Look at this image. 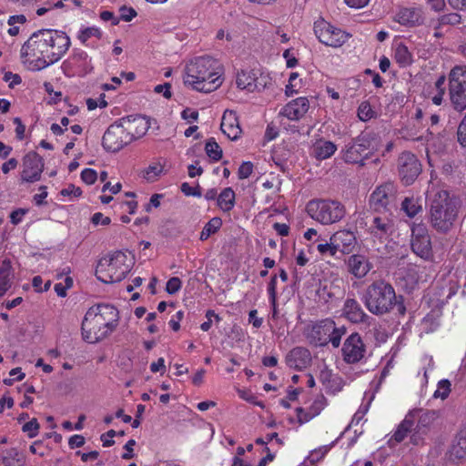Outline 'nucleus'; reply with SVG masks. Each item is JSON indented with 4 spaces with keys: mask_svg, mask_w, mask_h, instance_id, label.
<instances>
[{
    "mask_svg": "<svg viewBox=\"0 0 466 466\" xmlns=\"http://www.w3.org/2000/svg\"><path fill=\"white\" fill-rule=\"evenodd\" d=\"M410 427L411 422L408 419H405L395 431L393 435L394 440L398 442L403 441Z\"/></svg>",
    "mask_w": 466,
    "mask_h": 466,
    "instance_id": "603ef678",
    "label": "nucleus"
},
{
    "mask_svg": "<svg viewBox=\"0 0 466 466\" xmlns=\"http://www.w3.org/2000/svg\"><path fill=\"white\" fill-rule=\"evenodd\" d=\"M449 96L455 110L466 108V67L455 66L449 74Z\"/></svg>",
    "mask_w": 466,
    "mask_h": 466,
    "instance_id": "6e6552de",
    "label": "nucleus"
},
{
    "mask_svg": "<svg viewBox=\"0 0 466 466\" xmlns=\"http://www.w3.org/2000/svg\"><path fill=\"white\" fill-rule=\"evenodd\" d=\"M395 21L407 26H414L422 22L421 11L414 7L401 8L395 15Z\"/></svg>",
    "mask_w": 466,
    "mask_h": 466,
    "instance_id": "cd10ccee",
    "label": "nucleus"
},
{
    "mask_svg": "<svg viewBox=\"0 0 466 466\" xmlns=\"http://www.w3.org/2000/svg\"><path fill=\"white\" fill-rule=\"evenodd\" d=\"M222 64L209 56H197L187 62L183 76L184 85L195 91L210 93L224 81Z\"/></svg>",
    "mask_w": 466,
    "mask_h": 466,
    "instance_id": "f03ea898",
    "label": "nucleus"
},
{
    "mask_svg": "<svg viewBox=\"0 0 466 466\" xmlns=\"http://www.w3.org/2000/svg\"><path fill=\"white\" fill-rule=\"evenodd\" d=\"M60 194L63 197H67L69 200H74L77 198L79 196H81L82 190L78 187L69 185L66 187L63 188Z\"/></svg>",
    "mask_w": 466,
    "mask_h": 466,
    "instance_id": "5fc2aeb1",
    "label": "nucleus"
},
{
    "mask_svg": "<svg viewBox=\"0 0 466 466\" xmlns=\"http://www.w3.org/2000/svg\"><path fill=\"white\" fill-rule=\"evenodd\" d=\"M39 423L36 419H32L23 426V431L27 433L30 438H34L38 434Z\"/></svg>",
    "mask_w": 466,
    "mask_h": 466,
    "instance_id": "4d7b16f0",
    "label": "nucleus"
},
{
    "mask_svg": "<svg viewBox=\"0 0 466 466\" xmlns=\"http://www.w3.org/2000/svg\"><path fill=\"white\" fill-rule=\"evenodd\" d=\"M235 82L238 89L252 93L264 89L268 79L258 71L242 69L237 73Z\"/></svg>",
    "mask_w": 466,
    "mask_h": 466,
    "instance_id": "9b49d317",
    "label": "nucleus"
},
{
    "mask_svg": "<svg viewBox=\"0 0 466 466\" xmlns=\"http://www.w3.org/2000/svg\"><path fill=\"white\" fill-rule=\"evenodd\" d=\"M420 272V268L418 266H412L408 269V272L404 279L406 282L410 285V289H414V287L420 281V278L419 277Z\"/></svg>",
    "mask_w": 466,
    "mask_h": 466,
    "instance_id": "de8ad7c7",
    "label": "nucleus"
},
{
    "mask_svg": "<svg viewBox=\"0 0 466 466\" xmlns=\"http://www.w3.org/2000/svg\"><path fill=\"white\" fill-rule=\"evenodd\" d=\"M3 79L5 83H7L10 88L15 87L21 83L20 76L12 72H5L4 74Z\"/></svg>",
    "mask_w": 466,
    "mask_h": 466,
    "instance_id": "e2e57ef3",
    "label": "nucleus"
},
{
    "mask_svg": "<svg viewBox=\"0 0 466 466\" xmlns=\"http://www.w3.org/2000/svg\"><path fill=\"white\" fill-rule=\"evenodd\" d=\"M341 436L342 433L337 440L332 441L330 444L319 447L318 449L312 451L301 463V466H314L316 462L320 461L330 451V449L335 445V443Z\"/></svg>",
    "mask_w": 466,
    "mask_h": 466,
    "instance_id": "f704fd0d",
    "label": "nucleus"
},
{
    "mask_svg": "<svg viewBox=\"0 0 466 466\" xmlns=\"http://www.w3.org/2000/svg\"><path fill=\"white\" fill-rule=\"evenodd\" d=\"M117 309L107 304L93 306L86 311L81 325L82 338L87 343L99 342L116 329Z\"/></svg>",
    "mask_w": 466,
    "mask_h": 466,
    "instance_id": "7ed1b4c3",
    "label": "nucleus"
},
{
    "mask_svg": "<svg viewBox=\"0 0 466 466\" xmlns=\"http://www.w3.org/2000/svg\"><path fill=\"white\" fill-rule=\"evenodd\" d=\"M253 171V165L251 162H244L240 165L238 168V177L240 179L248 178Z\"/></svg>",
    "mask_w": 466,
    "mask_h": 466,
    "instance_id": "0e129e2a",
    "label": "nucleus"
},
{
    "mask_svg": "<svg viewBox=\"0 0 466 466\" xmlns=\"http://www.w3.org/2000/svg\"><path fill=\"white\" fill-rule=\"evenodd\" d=\"M369 230L373 238L382 242L392 233L393 223L389 218L375 217Z\"/></svg>",
    "mask_w": 466,
    "mask_h": 466,
    "instance_id": "a878e982",
    "label": "nucleus"
},
{
    "mask_svg": "<svg viewBox=\"0 0 466 466\" xmlns=\"http://www.w3.org/2000/svg\"><path fill=\"white\" fill-rule=\"evenodd\" d=\"M63 67L68 75L84 76L93 69L91 58L83 50H74L73 54L63 63Z\"/></svg>",
    "mask_w": 466,
    "mask_h": 466,
    "instance_id": "dca6fc26",
    "label": "nucleus"
},
{
    "mask_svg": "<svg viewBox=\"0 0 466 466\" xmlns=\"http://www.w3.org/2000/svg\"><path fill=\"white\" fill-rule=\"evenodd\" d=\"M337 151V146L323 138L318 139L312 145L311 155L318 160H325L331 157Z\"/></svg>",
    "mask_w": 466,
    "mask_h": 466,
    "instance_id": "c756f323",
    "label": "nucleus"
},
{
    "mask_svg": "<svg viewBox=\"0 0 466 466\" xmlns=\"http://www.w3.org/2000/svg\"><path fill=\"white\" fill-rule=\"evenodd\" d=\"M329 333L328 343L330 342L334 348H338L340 344L341 337L345 333V329H337L333 324V330Z\"/></svg>",
    "mask_w": 466,
    "mask_h": 466,
    "instance_id": "3c124183",
    "label": "nucleus"
},
{
    "mask_svg": "<svg viewBox=\"0 0 466 466\" xmlns=\"http://www.w3.org/2000/svg\"><path fill=\"white\" fill-rule=\"evenodd\" d=\"M319 40L331 47H340L350 38V34L338 28L325 20L317 21L314 26Z\"/></svg>",
    "mask_w": 466,
    "mask_h": 466,
    "instance_id": "9d476101",
    "label": "nucleus"
},
{
    "mask_svg": "<svg viewBox=\"0 0 466 466\" xmlns=\"http://www.w3.org/2000/svg\"><path fill=\"white\" fill-rule=\"evenodd\" d=\"M119 12L121 19L127 22L131 21L137 15L136 11L131 7L123 6Z\"/></svg>",
    "mask_w": 466,
    "mask_h": 466,
    "instance_id": "774afa93",
    "label": "nucleus"
},
{
    "mask_svg": "<svg viewBox=\"0 0 466 466\" xmlns=\"http://www.w3.org/2000/svg\"><path fill=\"white\" fill-rule=\"evenodd\" d=\"M120 121V125L131 136V141L143 137L150 127L148 119L139 115L128 116Z\"/></svg>",
    "mask_w": 466,
    "mask_h": 466,
    "instance_id": "6ab92c4d",
    "label": "nucleus"
},
{
    "mask_svg": "<svg viewBox=\"0 0 466 466\" xmlns=\"http://www.w3.org/2000/svg\"><path fill=\"white\" fill-rule=\"evenodd\" d=\"M357 115L360 121L366 122L375 116V111L368 101H363L358 107Z\"/></svg>",
    "mask_w": 466,
    "mask_h": 466,
    "instance_id": "a18cd8bd",
    "label": "nucleus"
},
{
    "mask_svg": "<svg viewBox=\"0 0 466 466\" xmlns=\"http://www.w3.org/2000/svg\"><path fill=\"white\" fill-rule=\"evenodd\" d=\"M154 92L157 94H162L165 98L168 99L172 96L171 85L169 83L157 85L154 87Z\"/></svg>",
    "mask_w": 466,
    "mask_h": 466,
    "instance_id": "69168bd1",
    "label": "nucleus"
},
{
    "mask_svg": "<svg viewBox=\"0 0 466 466\" xmlns=\"http://www.w3.org/2000/svg\"><path fill=\"white\" fill-rule=\"evenodd\" d=\"M86 106L88 110H94L96 107H106L107 106V102L105 99V96L101 95L97 99L88 98L86 100Z\"/></svg>",
    "mask_w": 466,
    "mask_h": 466,
    "instance_id": "052dcab7",
    "label": "nucleus"
},
{
    "mask_svg": "<svg viewBox=\"0 0 466 466\" xmlns=\"http://www.w3.org/2000/svg\"><path fill=\"white\" fill-rule=\"evenodd\" d=\"M420 164L413 154H401L399 158V174L404 184H412L420 175Z\"/></svg>",
    "mask_w": 466,
    "mask_h": 466,
    "instance_id": "f3484780",
    "label": "nucleus"
},
{
    "mask_svg": "<svg viewBox=\"0 0 466 466\" xmlns=\"http://www.w3.org/2000/svg\"><path fill=\"white\" fill-rule=\"evenodd\" d=\"M330 240L335 242L339 252L350 254L353 251L356 245V237L352 231L339 230L330 236Z\"/></svg>",
    "mask_w": 466,
    "mask_h": 466,
    "instance_id": "393cba45",
    "label": "nucleus"
},
{
    "mask_svg": "<svg viewBox=\"0 0 466 466\" xmlns=\"http://www.w3.org/2000/svg\"><path fill=\"white\" fill-rule=\"evenodd\" d=\"M370 139L366 136H359L352 142L345 146L343 159L347 163L364 164V159L369 156Z\"/></svg>",
    "mask_w": 466,
    "mask_h": 466,
    "instance_id": "2eb2a0df",
    "label": "nucleus"
},
{
    "mask_svg": "<svg viewBox=\"0 0 466 466\" xmlns=\"http://www.w3.org/2000/svg\"><path fill=\"white\" fill-rule=\"evenodd\" d=\"M206 318L207 321L203 322L200 326V329L203 331H208L212 326L213 319H215L216 322H219L221 320L220 317L215 313L214 310H208L206 312Z\"/></svg>",
    "mask_w": 466,
    "mask_h": 466,
    "instance_id": "6e6d98bb",
    "label": "nucleus"
},
{
    "mask_svg": "<svg viewBox=\"0 0 466 466\" xmlns=\"http://www.w3.org/2000/svg\"><path fill=\"white\" fill-rule=\"evenodd\" d=\"M181 280L177 277H173L167 282L166 290L168 294H175L181 289Z\"/></svg>",
    "mask_w": 466,
    "mask_h": 466,
    "instance_id": "680f3d73",
    "label": "nucleus"
},
{
    "mask_svg": "<svg viewBox=\"0 0 466 466\" xmlns=\"http://www.w3.org/2000/svg\"><path fill=\"white\" fill-rule=\"evenodd\" d=\"M25 458L15 450L7 451L0 455V466H24Z\"/></svg>",
    "mask_w": 466,
    "mask_h": 466,
    "instance_id": "e433bc0d",
    "label": "nucleus"
},
{
    "mask_svg": "<svg viewBox=\"0 0 466 466\" xmlns=\"http://www.w3.org/2000/svg\"><path fill=\"white\" fill-rule=\"evenodd\" d=\"M333 330V322L325 320L312 327L309 332V338L315 344L326 345L328 344L329 332Z\"/></svg>",
    "mask_w": 466,
    "mask_h": 466,
    "instance_id": "7c9ffc66",
    "label": "nucleus"
},
{
    "mask_svg": "<svg viewBox=\"0 0 466 466\" xmlns=\"http://www.w3.org/2000/svg\"><path fill=\"white\" fill-rule=\"evenodd\" d=\"M131 267L132 259L124 252L116 251L100 258L96 276L104 283L118 282L127 276Z\"/></svg>",
    "mask_w": 466,
    "mask_h": 466,
    "instance_id": "423d86ee",
    "label": "nucleus"
},
{
    "mask_svg": "<svg viewBox=\"0 0 466 466\" xmlns=\"http://www.w3.org/2000/svg\"><path fill=\"white\" fill-rule=\"evenodd\" d=\"M446 77L440 76L433 83L427 84L423 90L425 99L435 106H441L446 95Z\"/></svg>",
    "mask_w": 466,
    "mask_h": 466,
    "instance_id": "412c9836",
    "label": "nucleus"
},
{
    "mask_svg": "<svg viewBox=\"0 0 466 466\" xmlns=\"http://www.w3.org/2000/svg\"><path fill=\"white\" fill-rule=\"evenodd\" d=\"M423 374L421 383L426 385L428 383V374L434 369V361L431 357H425L423 359Z\"/></svg>",
    "mask_w": 466,
    "mask_h": 466,
    "instance_id": "13d9d810",
    "label": "nucleus"
},
{
    "mask_svg": "<svg viewBox=\"0 0 466 466\" xmlns=\"http://www.w3.org/2000/svg\"><path fill=\"white\" fill-rule=\"evenodd\" d=\"M70 45V38L65 32L42 29L33 33L22 46L21 56L32 69L40 70L59 61Z\"/></svg>",
    "mask_w": 466,
    "mask_h": 466,
    "instance_id": "f257e3e1",
    "label": "nucleus"
},
{
    "mask_svg": "<svg viewBox=\"0 0 466 466\" xmlns=\"http://www.w3.org/2000/svg\"><path fill=\"white\" fill-rule=\"evenodd\" d=\"M220 128L221 131L231 140H236L240 137L242 131L239 127L236 112L231 110H226L224 112Z\"/></svg>",
    "mask_w": 466,
    "mask_h": 466,
    "instance_id": "5701e85b",
    "label": "nucleus"
},
{
    "mask_svg": "<svg viewBox=\"0 0 466 466\" xmlns=\"http://www.w3.org/2000/svg\"><path fill=\"white\" fill-rule=\"evenodd\" d=\"M372 399H373V396H370L366 404L362 403L360 405L359 410L354 414L350 426L358 425L361 421V420L363 419V417L365 416V414L367 413V411L369 410V407H370V404Z\"/></svg>",
    "mask_w": 466,
    "mask_h": 466,
    "instance_id": "8fccbe9b",
    "label": "nucleus"
},
{
    "mask_svg": "<svg viewBox=\"0 0 466 466\" xmlns=\"http://www.w3.org/2000/svg\"><path fill=\"white\" fill-rule=\"evenodd\" d=\"M342 310L345 318L353 323L364 322L369 319V316L355 299H347Z\"/></svg>",
    "mask_w": 466,
    "mask_h": 466,
    "instance_id": "bb28decb",
    "label": "nucleus"
},
{
    "mask_svg": "<svg viewBox=\"0 0 466 466\" xmlns=\"http://www.w3.org/2000/svg\"><path fill=\"white\" fill-rule=\"evenodd\" d=\"M302 86V81L298 73H291L289 77V83L286 86L285 93L288 96L297 94Z\"/></svg>",
    "mask_w": 466,
    "mask_h": 466,
    "instance_id": "c03bdc74",
    "label": "nucleus"
},
{
    "mask_svg": "<svg viewBox=\"0 0 466 466\" xmlns=\"http://www.w3.org/2000/svg\"><path fill=\"white\" fill-rule=\"evenodd\" d=\"M222 226V220L220 218L215 217L211 218L203 228L200 233V239L206 240L211 235L215 234Z\"/></svg>",
    "mask_w": 466,
    "mask_h": 466,
    "instance_id": "58836bf2",
    "label": "nucleus"
},
{
    "mask_svg": "<svg viewBox=\"0 0 466 466\" xmlns=\"http://www.w3.org/2000/svg\"><path fill=\"white\" fill-rule=\"evenodd\" d=\"M451 460H461L466 458V428L461 429L454 438L449 451Z\"/></svg>",
    "mask_w": 466,
    "mask_h": 466,
    "instance_id": "2f4dec72",
    "label": "nucleus"
},
{
    "mask_svg": "<svg viewBox=\"0 0 466 466\" xmlns=\"http://www.w3.org/2000/svg\"><path fill=\"white\" fill-rule=\"evenodd\" d=\"M286 361L289 367L302 370L309 364L310 354L306 349L295 348L287 355Z\"/></svg>",
    "mask_w": 466,
    "mask_h": 466,
    "instance_id": "c85d7f7f",
    "label": "nucleus"
},
{
    "mask_svg": "<svg viewBox=\"0 0 466 466\" xmlns=\"http://www.w3.org/2000/svg\"><path fill=\"white\" fill-rule=\"evenodd\" d=\"M451 384L450 380H440L438 383V386H437V390H435V392L433 394L434 398L445 400L451 392Z\"/></svg>",
    "mask_w": 466,
    "mask_h": 466,
    "instance_id": "49530a36",
    "label": "nucleus"
},
{
    "mask_svg": "<svg viewBox=\"0 0 466 466\" xmlns=\"http://www.w3.org/2000/svg\"><path fill=\"white\" fill-rule=\"evenodd\" d=\"M235 205V192L231 187L224 188L218 197V206L225 212L230 211Z\"/></svg>",
    "mask_w": 466,
    "mask_h": 466,
    "instance_id": "c9c22d12",
    "label": "nucleus"
},
{
    "mask_svg": "<svg viewBox=\"0 0 466 466\" xmlns=\"http://www.w3.org/2000/svg\"><path fill=\"white\" fill-rule=\"evenodd\" d=\"M348 271L356 279H363L372 268V263L363 254L350 255L346 260Z\"/></svg>",
    "mask_w": 466,
    "mask_h": 466,
    "instance_id": "aec40b11",
    "label": "nucleus"
},
{
    "mask_svg": "<svg viewBox=\"0 0 466 466\" xmlns=\"http://www.w3.org/2000/svg\"><path fill=\"white\" fill-rule=\"evenodd\" d=\"M317 249L322 256L329 255L330 257H335L339 252L336 248L335 242H333V240L330 239L329 242L319 243L317 246Z\"/></svg>",
    "mask_w": 466,
    "mask_h": 466,
    "instance_id": "09e8293b",
    "label": "nucleus"
},
{
    "mask_svg": "<svg viewBox=\"0 0 466 466\" xmlns=\"http://www.w3.org/2000/svg\"><path fill=\"white\" fill-rule=\"evenodd\" d=\"M427 198L431 202L430 218L432 227L441 232L451 230L458 216V207L450 198L449 192L432 185L427 190Z\"/></svg>",
    "mask_w": 466,
    "mask_h": 466,
    "instance_id": "20e7f679",
    "label": "nucleus"
},
{
    "mask_svg": "<svg viewBox=\"0 0 466 466\" xmlns=\"http://www.w3.org/2000/svg\"><path fill=\"white\" fill-rule=\"evenodd\" d=\"M309 216L322 225H330L343 218L344 206L336 200L314 199L308 203Z\"/></svg>",
    "mask_w": 466,
    "mask_h": 466,
    "instance_id": "0eeeda50",
    "label": "nucleus"
},
{
    "mask_svg": "<svg viewBox=\"0 0 466 466\" xmlns=\"http://www.w3.org/2000/svg\"><path fill=\"white\" fill-rule=\"evenodd\" d=\"M398 189L392 182L381 184L373 190L370 197V205L377 212H389L397 208Z\"/></svg>",
    "mask_w": 466,
    "mask_h": 466,
    "instance_id": "1a4fd4ad",
    "label": "nucleus"
},
{
    "mask_svg": "<svg viewBox=\"0 0 466 466\" xmlns=\"http://www.w3.org/2000/svg\"><path fill=\"white\" fill-rule=\"evenodd\" d=\"M318 379L325 390L333 394L340 391L344 386L342 379L326 366L319 367Z\"/></svg>",
    "mask_w": 466,
    "mask_h": 466,
    "instance_id": "b1692460",
    "label": "nucleus"
},
{
    "mask_svg": "<svg viewBox=\"0 0 466 466\" xmlns=\"http://www.w3.org/2000/svg\"><path fill=\"white\" fill-rule=\"evenodd\" d=\"M43 170V158L35 152H29L23 157L20 180L22 183L37 182L41 178Z\"/></svg>",
    "mask_w": 466,
    "mask_h": 466,
    "instance_id": "f8f14e48",
    "label": "nucleus"
},
{
    "mask_svg": "<svg viewBox=\"0 0 466 466\" xmlns=\"http://www.w3.org/2000/svg\"><path fill=\"white\" fill-rule=\"evenodd\" d=\"M433 418L434 414L431 412H424L420 415L414 432L411 435V441L414 444H419L422 440V436L427 434Z\"/></svg>",
    "mask_w": 466,
    "mask_h": 466,
    "instance_id": "473e14b6",
    "label": "nucleus"
},
{
    "mask_svg": "<svg viewBox=\"0 0 466 466\" xmlns=\"http://www.w3.org/2000/svg\"><path fill=\"white\" fill-rule=\"evenodd\" d=\"M309 108L307 97L300 96L289 102L281 110V114L289 120L302 118Z\"/></svg>",
    "mask_w": 466,
    "mask_h": 466,
    "instance_id": "4be33fe9",
    "label": "nucleus"
},
{
    "mask_svg": "<svg viewBox=\"0 0 466 466\" xmlns=\"http://www.w3.org/2000/svg\"><path fill=\"white\" fill-rule=\"evenodd\" d=\"M401 208L410 218H412L421 210V206L418 199H415L414 198H406L402 201Z\"/></svg>",
    "mask_w": 466,
    "mask_h": 466,
    "instance_id": "ea45409f",
    "label": "nucleus"
},
{
    "mask_svg": "<svg viewBox=\"0 0 466 466\" xmlns=\"http://www.w3.org/2000/svg\"><path fill=\"white\" fill-rule=\"evenodd\" d=\"M163 170L164 167L160 162L153 163L144 170V178L147 181H155L163 173Z\"/></svg>",
    "mask_w": 466,
    "mask_h": 466,
    "instance_id": "37998d69",
    "label": "nucleus"
},
{
    "mask_svg": "<svg viewBox=\"0 0 466 466\" xmlns=\"http://www.w3.org/2000/svg\"><path fill=\"white\" fill-rule=\"evenodd\" d=\"M14 273L9 260H4L0 265V297L4 296L12 287Z\"/></svg>",
    "mask_w": 466,
    "mask_h": 466,
    "instance_id": "72a5a7b5",
    "label": "nucleus"
},
{
    "mask_svg": "<svg viewBox=\"0 0 466 466\" xmlns=\"http://www.w3.org/2000/svg\"><path fill=\"white\" fill-rule=\"evenodd\" d=\"M366 350L360 336L357 333L351 334L344 342L342 347L343 360L347 363H357L365 355Z\"/></svg>",
    "mask_w": 466,
    "mask_h": 466,
    "instance_id": "a211bd4d",
    "label": "nucleus"
},
{
    "mask_svg": "<svg viewBox=\"0 0 466 466\" xmlns=\"http://www.w3.org/2000/svg\"><path fill=\"white\" fill-rule=\"evenodd\" d=\"M205 150L208 157L213 161H218L222 157V150L214 138L207 141Z\"/></svg>",
    "mask_w": 466,
    "mask_h": 466,
    "instance_id": "79ce46f5",
    "label": "nucleus"
},
{
    "mask_svg": "<svg viewBox=\"0 0 466 466\" xmlns=\"http://www.w3.org/2000/svg\"><path fill=\"white\" fill-rule=\"evenodd\" d=\"M458 141L466 147V114L458 127Z\"/></svg>",
    "mask_w": 466,
    "mask_h": 466,
    "instance_id": "338daca9",
    "label": "nucleus"
},
{
    "mask_svg": "<svg viewBox=\"0 0 466 466\" xmlns=\"http://www.w3.org/2000/svg\"><path fill=\"white\" fill-rule=\"evenodd\" d=\"M360 136H366L370 139V147L368 149L369 154L373 151H379L381 139L378 134L375 133H361Z\"/></svg>",
    "mask_w": 466,
    "mask_h": 466,
    "instance_id": "864d4df0",
    "label": "nucleus"
},
{
    "mask_svg": "<svg viewBox=\"0 0 466 466\" xmlns=\"http://www.w3.org/2000/svg\"><path fill=\"white\" fill-rule=\"evenodd\" d=\"M361 300L367 309L374 315L389 313L398 304L395 289L384 280H376L369 285Z\"/></svg>",
    "mask_w": 466,
    "mask_h": 466,
    "instance_id": "39448f33",
    "label": "nucleus"
},
{
    "mask_svg": "<svg viewBox=\"0 0 466 466\" xmlns=\"http://www.w3.org/2000/svg\"><path fill=\"white\" fill-rule=\"evenodd\" d=\"M81 178L86 184L92 185L97 179V173L92 168H85L81 172Z\"/></svg>",
    "mask_w": 466,
    "mask_h": 466,
    "instance_id": "bf43d9fd",
    "label": "nucleus"
},
{
    "mask_svg": "<svg viewBox=\"0 0 466 466\" xmlns=\"http://www.w3.org/2000/svg\"><path fill=\"white\" fill-rule=\"evenodd\" d=\"M411 248L423 259H430L432 257L431 238L423 224H414L411 228Z\"/></svg>",
    "mask_w": 466,
    "mask_h": 466,
    "instance_id": "ddd939ff",
    "label": "nucleus"
},
{
    "mask_svg": "<svg viewBox=\"0 0 466 466\" xmlns=\"http://www.w3.org/2000/svg\"><path fill=\"white\" fill-rule=\"evenodd\" d=\"M101 35L102 32L98 27L90 26L81 28L78 32L77 38L81 41V43L87 45L86 42L90 38L95 37L99 39Z\"/></svg>",
    "mask_w": 466,
    "mask_h": 466,
    "instance_id": "a19ab883",
    "label": "nucleus"
},
{
    "mask_svg": "<svg viewBox=\"0 0 466 466\" xmlns=\"http://www.w3.org/2000/svg\"><path fill=\"white\" fill-rule=\"evenodd\" d=\"M131 142V136L119 125H112L103 136V147L106 150L117 152Z\"/></svg>",
    "mask_w": 466,
    "mask_h": 466,
    "instance_id": "4468645a",
    "label": "nucleus"
},
{
    "mask_svg": "<svg viewBox=\"0 0 466 466\" xmlns=\"http://www.w3.org/2000/svg\"><path fill=\"white\" fill-rule=\"evenodd\" d=\"M394 57L400 66H407L412 63V55L406 46L397 44L394 49Z\"/></svg>",
    "mask_w": 466,
    "mask_h": 466,
    "instance_id": "4c0bfd02",
    "label": "nucleus"
}]
</instances>
